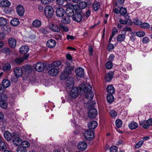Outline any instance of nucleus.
<instances>
[{"label": "nucleus", "mask_w": 152, "mask_h": 152, "mask_svg": "<svg viewBox=\"0 0 152 152\" xmlns=\"http://www.w3.org/2000/svg\"><path fill=\"white\" fill-rule=\"evenodd\" d=\"M6 148V146L5 143L3 141L0 142V150H4Z\"/></svg>", "instance_id": "obj_46"}, {"label": "nucleus", "mask_w": 152, "mask_h": 152, "mask_svg": "<svg viewBox=\"0 0 152 152\" xmlns=\"http://www.w3.org/2000/svg\"><path fill=\"white\" fill-rule=\"evenodd\" d=\"M80 7L81 9L85 8L87 6V3L85 1H81L79 4Z\"/></svg>", "instance_id": "obj_43"}, {"label": "nucleus", "mask_w": 152, "mask_h": 152, "mask_svg": "<svg viewBox=\"0 0 152 152\" xmlns=\"http://www.w3.org/2000/svg\"><path fill=\"white\" fill-rule=\"evenodd\" d=\"M56 44V41L53 39H50L48 40L47 43V46L50 48H54Z\"/></svg>", "instance_id": "obj_18"}, {"label": "nucleus", "mask_w": 152, "mask_h": 152, "mask_svg": "<svg viewBox=\"0 0 152 152\" xmlns=\"http://www.w3.org/2000/svg\"><path fill=\"white\" fill-rule=\"evenodd\" d=\"M144 143L143 140H140L135 145V147L136 148H138L142 145Z\"/></svg>", "instance_id": "obj_48"}, {"label": "nucleus", "mask_w": 152, "mask_h": 152, "mask_svg": "<svg viewBox=\"0 0 152 152\" xmlns=\"http://www.w3.org/2000/svg\"><path fill=\"white\" fill-rule=\"evenodd\" d=\"M10 4V2L7 0H3L0 2V7H8Z\"/></svg>", "instance_id": "obj_24"}, {"label": "nucleus", "mask_w": 152, "mask_h": 152, "mask_svg": "<svg viewBox=\"0 0 152 152\" xmlns=\"http://www.w3.org/2000/svg\"><path fill=\"white\" fill-rule=\"evenodd\" d=\"M107 90L109 94H113L115 92V89L112 85L108 86L107 88Z\"/></svg>", "instance_id": "obj_28"}, {"label": "nucleus", "mask_w": 152, "mask_h": 152, "mask_svg": "<svg viewBox=\"0 0 152 152\" xmlns=\"http://www.w3.org/2000/svg\"><path fill=\"white\" fill-rule=\"evenodd\" d=\"M113 72H110L107 74L104 78L105 81L107 82L111 80L113 78Z\"/></svg>", "instance_id": "obj_25"}, {"label": "nucleus", "mask_w": 152, "mask_h": 152, "mask_svg": "<svg viewBox=\"0 0 152 152\" xmlns=\"http://www.w3.org/2000/svg\"><path fill=\"white\" fill-rule=\"evenodd\" d=\"M124 2V0H117V2H116L117 6H118V4L122 5Z\"/></svg>", "instance_id": "obj_63"}, {"label": "nucleus", "mask_w": 152, "mask_h": 152, "mask_svg": "<svg viewBox=\"0 0 152 152\" xmlns=\"http://www.w3.org/2000/svg\"><path fill=\"white\" fill-rule=\"evenodd\" d=\"M147 125H145V121H143L142 122H140V125L142 126V127L145 129H147L149 127V126L152 125V118L148 119L146 122Z\"/></svg>", "instance_id": "obj_8"}, {"label": "nucleus", "mask_w": 152, "mask_h": 152, "mask_svg": "<svg viewBox=\"0 0 152 152\" xmlns=\"http://www.w3.org/2000/svg\"><path fill=\"white\" fill-rule=\"evenodd\" d=\"M14 74L17 77H20L23 75V72L22 69L19 67H16L14 70Z\"/></svg>", "instance_id": "obj_10"}, {"label": "nucleus", "mask_w": 152, "mask_h": 152, "mask_svg": "<svg viewBox=\"0 0 152 152\" xmlns=\"http://www.w3.org/2000/svg\"><path fill=\"white\" fill-rule=\"evenodd\" d=\"M73 8L75 11L76 12V13H81V9L79 5H75L73 6Z\"/></svg>", "instance_id": "obj_39"}, {"label": "nucleus", "mask_w": 152, "mask_h": 152, "mask_svg": "<svg viewBox=\"0 0 152 152\" xmlns=\"http://www.w3.org/2000/svg\"><path fill=\"white\" fill-rule=\"evenodd\" d=\"M98 125V123L96 121H91L89 122L88 127L89 129H94Z\"/></svg>", "instance_id": "obj_21"}, {"label": "nucleus", "mask_w": 152, "mask_h": 152, "mask_svg": "<svg viewBox=\"0 0 152 152\" xmlns=\"http://www.w3.org/2000/svg\"><path fill=\"white\" fill-rule=\"evenodd\" d=\"M150 25L147 23H144L141 24L140 26L141 28H148L150 27Z\"/></svg>", "instance_id": "obj_53"}, {"label": "nucleus", "mask_w": 152, "mask_h": 152, "mask_svg": "<svg viewBox=\"0 0 152 152\" xmlns=\"http://www.w3.org/2000/svg\"><path fill=\"white\" fill-rule=\"evenodd\" d=\"M91 86V85L89 84H87L86 85H84L83 84H81L79 86V88L80 90L81 91L83 92L84 93H86L87 92H85L84 90H88V88H86L85 87L86 86Z\"/></svg>", "instance_id": "obj_37"}, {"label": "nucleus", "mask_w": 152, "mask_h": 152, "mask_svg": "<svg viewBox=\"0 0 152 152\" xmlns=\"http://www.w3.org/2000/svg\"><path fill=\"white\" fill-rule=\"evenodd\" d=\"M11 69V65L8 63H6L4 64L3 66V69L4 71H10Z\"/></svg>", "instance_id": "obj_35"}, {"label": "nucleus", "mask_w": 152, "mask_h": 152, "mask_svg": "<svg viewBox=\"0 0 152 152\" xmlns=\"http://www.w3.org/2000/svg\"><path fill=\"white\" fill-rule=\"evenodd\" d=\"M119 12L122 15H125L127 13L126 8L124 7L121 8L120 9Z\"/></svg>", "instance_id": "obj_42"}, {"label": "nucleus", "mask_w": 152, "mask_h": 152, "mask_svg": "<svg viewBox=\"0 0 152 152\" xmlns=\"http://www.w3.org/2000/svg\"><path fill=\"white\" fill-rule=\"evenodd\" d=\"M54 11L53 7L49 5H47L44 9V14L47 18L52 17Z\"/></svg>", "instance_id": "obj_2"}, {"label": "nucleus", "mask_w": 152, "mask_h": 152, "mask_svg": "<svg viewBox=\"0 0 152 152\" xmlns=\"http://www.w3.org/2000/svg\"><path fill=\"white\" fill-rule=\"evenodd\" d=\"M51 69L49 71L48 73L50 75L55 76L58 74L59 70L57 68L51 67Z\"/></svg>", "instance_id": "obj_16"}, {"label": "nucleus", "mask_w": 152, "mask_h": 152, "mask_svg": "<svg viewBox=\"0 0 152 152\" xmlns=\"http://www.w3.org/2000/svg\"><path fill=\"white\" fill-rule=\"evenodd\" d=\"M2 51L3 53H5L6 54H9L10 53V50L8 48H4L2 50Z\"/></svg>", "instance_id": "obj_56"}, {"label": "nucleus", "mask_w": 152, "mask_h": 152, "mask_svg": "<svg viewBox=\"0 0 152 152\" xmlns=\"http://www.w3.org/2000/svg\"><path fill=\"white\" fill-rule=\"evenodd\" d=\"M68 16H65L62 18L61 20V22L64 24H68L70 23V20Z\"/></svg>", "instance_id": "obj_29"}, {"label": "nucleus", "mask_w": 152, "mask_h": 152, "mask_svg": "<svg viewBox=\"0 0 152 152\" xmlns=\"http://www.w3.org/2000/svg\"><path fill=\"white\" fill-rule=\"evenodd\" d=\"M15 62L17 64H20L23 61V59L22 58H17L15 59Z\"/></svg>", "instance_id": "obj_55"}, {"label": "nucleus", "mask_w": 152, "mask_h": 152, "mask_svg": "<svg viewBox=\"0 0 152 152\" xmlns=\"http://www.w3.org/2000/svg\"><path fill=\"white\" fill-rule=\"evenodd\" d=\"M7 106V104L6 102L4 100L0 101V107L4 109L6 108Z\"/></svg>", "instance_id": "obj_41"}, {"label": "nucleus", "mask_w": 152, "mask_h": 152, "mask_svg": "<svg viewBox=\"0 0 152 152\" xmlns=\"http://www.w3.org/2000/svg\"><path fill=\"white\" fill-rule=\"evenodd\" d=\"M86 88H88V90H84L85 92H87V94L86 95V97L88 99L91 100L94 97V94H93L91 91L92 86H88L85 87Z\"/></svg>", "instance_id": "obj_4"}, {"label": "nucleus", "mask_w": 152, "mask_h": 152, "mask_svg": "<svg viewBox=\"0 0 152 152\" xmlns=\"http://www.w3.org/2000/svg\"><path fill=\"white\" fill-rule=\"evenodd\" d=\"M4 135L5 138L7 141H10L12 138V134L9 132H5L4 133Z\"/></svg>", "instance_id": "obj_26"}, {"label": "nucleus", "mask_w": 152, "mask_h": 152, "mask_svg": "<svg viewBox=\"0 0 152 152\" xmlns=\"http://www.w3.org/2000/svg\"><path fill=\"white\" fill-rule=\"evenodd\" d=\"M138 126L137 123L134 121L131 122L129 125V128L132 130L136 129Z\"/></svg>", "instance_id": "obj_30"}, {"label": "nucleus", "mask_w": 152, "mask_h": 152, "mask_svg": "<svg viewBox=\"0 0 152 152\" xmlns=\"http://www.w3.org/2000/svg\"><path fill=\"white\" fill-rule=\"evenodd\" d=\"M40 32L44 34H46L48 33V31L45 29L44 28H41L39 29Z\"/></svg>", "instance_id": "obj_60"}, {"label": "nucleus", "mask_w": 152, "mask_h": 152, "mask_svg": "<svg viewBox=\"0 0 152 152\" xmlns=\"http://www.w3.org/2000/svg\"><path fill=\"white\" fill-rule=\"evenodd\" d=\"M7 23L6 19L3 17H0V26H4Z\"/></svg>", "instance_id": "obj_40"}, {"label": "nucleus", "mask_w": 152, "mask_h": 152, "mask_svg": "<svg viewBox=\"0 0 152 152\" xmlns=\"http://www.w3.org/2000/svg\"><path fill=\"white\" fill-rule=\"evenodd\" d=\"M113 63L110 61H107L105 64V67L107 69H110L113 67Z\"/></svg>", "instance_id": "obj_47"}, {"label": "nucleus", "mask_w": 152, "mask_h": 152, "mask_svg": "<svg viewBox=\"0 0 152 152\" xmlns=\"http://www.w3.org/2000/svg\"><path fill=\"white\" fill-rule=\"evenodd\" d=\"M107 101L110 104L112 103L114 100V98L112 94H109L107 96Z\"/></svg>", "instance_id": "obj_36"}, {"label": "nucleus", "mask_w": 152, "mask_h": 152, "mask_svg": "<svg viewBox=\"0 0 152 152\" xmlns=\"http://www.w3.org/2000/svg\"><path fill=\"white\" fill-rule=\"evenodd\" d=\"M17 152H27V150L24 147H18L17 149Z\"/></svg>", "instance_id": "obj_51"}, {"label": "nucleus", "mask_w": 152, "mask_h": 152, "mask_svg": "<svg viewBox=\"0 0 152 152\" xmlns=\"http://www.w3.org/2000/svg\"><path fill=\"white\" fill-rule=\"evenodd\" d=\"M100 7L99 4L98 2L95 1L93 4V8L95 11H97Z\"/></svg>", "instance_id": "obj_38"}, {"label": "nucleus", "mask_w": 152, "mask_h": 152, "mask_svg": "<svg viewBox=\"0 0 152 152\" xmlns=\"http://www.w3.org/2000/svg\"><path fill=\"white\" fill-rule=\"evenodd\" d=\"M10 85V82L8 80L4 79L2 82V86L5 88L8 87Z\"/></svg>", "instance_id": "obj_32"}, {"label": "nucleus", "mask_w": 152, "mask_h": 152, "mask_svg": "<svg viewBox=\"0 0 152 152\" xmlns=\"http://www.w3.org/2000/svg\"><path fill=\"white\" fill-rule=\"evenodd\" d=\"M25 11V9L22 5L19 4L17 6L16 12L17 14L20 16L21 17L23 16Z\"/></svg>", "instance_id": "obj_7"}, {"label": "nucleus", "mask_w": 152, "mask_h": 152, "mask_svg": "<svg viewBox=\"0 0 152 152\" xmlns=\"http://www.w3.org/2000/svg\"><path fill=\"white\" fill-rule=\"evenodd\" d=\"M10 24L13 26H16L18 25L19 23L18 19L17 18H14L12 19L10 21Z\"/></svg>", "instance_id": "obj_34"}, {"label": "nucleus", "mask_w": 152, "mask_h": 152, "mask_svg": "<svg viewBox=\"0 0 152 152\" xmlns=\"http://www.w3.org/2000/svg\"><path fill=\"white\" fill-rule=\"evenodd\" d=\"M78 94V89L77 87L72 89L70 92V96L73 98L77 97Z\"/></svg>", "instance_id": "obj_12"}, {"label": "nucleus", "mask_w": 152, "mask_h": 152, "mask_svg": "<svg viewBox=\"0 0 152 152\" xmlns=\"http://www.w3.org/2000/svg\"><path fill=\"white\" fill-rule=\"evenodd\" d=\"M125 38V34H120L118 35L117 40L118 42H122L124 41Z\"/></svg>", "instance_id": "obj_33"}, {"label": "nucleus", "mask_w": 152, "mask_h": 152, "mask_svg": "<svg viewBox=\"0 0 152 152\" xmlns=\"http://www.w3.org/2000/svg\"><path fill=\"white\" fill-rule=\"evenodd\" d=\"M81 13H75L73 16V20L77 22H80L82 20V16Z\"/></svg>", "instance_id": "obj_13"}, {"label": "nucleus", "mask_w": 152, "mask_h": 152, "mask_svg": "<svg viewBox=\"0 0 152 152\" xmlns=\"http://www.w3.org/2000/svg\"><path fill=\"white\" fill-rule=\"evenodd\" d=\"M66 84L67 87L70 88L74 86V81L73 78L71 77L66 78Z\"/></svg>", "instance_id": "obj_6"}, {"label": "nucleus", "mask_w": 152, "mask_h": 152, "mask_svg": "<svg viewBox=\"0 0 152 152\" xmlns=\"http://www.w3.org/2000/svg\"><path fill=\"white\" fill-rule=\"evenodd\" d=\"M50 28L52 31L56 32H60V27L53 24H51L49 26Z\"/></svg>", "instance_id": "obj_17"}, {"label": "nucleus", "mask_w": 152, "mask_h": 152, "mask_svg": "<svg viewBox=\"0 0 152 152\" xmlns=\"http://www.w3.org/2000/svg\"><path fill=\"white\" fill-rule=\"evenodd\" d=\"M122 123L121 121L119 119H118L116 120L115 121V124L116 126L118 128H120L122 126Z\"/></svg>", "instance_id": "obj_49"}, {"label": "nucleus", "mask_w": 152, "mask_h": 152, "mask_svg": "<svg viewBox=\"0 0 152 152\" xmlns=\"http://www.w3.org/2000/svg\"><path fill=\"white\" fill-rule=\"evenodd\" d=\"M29 50V48L26 45L22 46L20 49V53L23 54H25L27 53Z\"/></svg>", "instance_id": "obj_22"}, {"label": "nucleus", "mask_w": 152, "mask_h": 152, "mask_svg": "<svg viewBox=\"0 0 152 152\" xmlns=\"http://www.w3.org/2000/svg\"><path fill=\"white\" fill-rule=\"evenodd\" d=\"M97 115V110L94 108L90 109L88 112L89 117L91 119H93L96 117Z\"/></svg>", "instance_id": "obj_9"}, {"label": "nucleus", "mask_w": 152, "mask_h": 152, "mask_svg": "<svg viewBox=\"0 0 152 152\" xmlns=\"http://www.w3.org/2000/svg\"><path fill=\"white\" fill-rule=\"evenodd\" d=\"M134 24L137 25H140L142 24V22L138 20L135 19L134 21Z\"/></svg>", "instance_id": "obj_61"}, {"label": "nucleus", "mask_w": 152, "mask_h": 152, "mask_svg": "<svg viewBox=\"0 0 152 152\" xmlns=\"http://www.w3.org/2000/svg\"><path fill=\"white\" fill-rule=\"evenodd\" d=\"M59 26L60 29L61 28L64 31L67 32L69 30V28L66 26L62 24H59Z\"/></svg>", "instance_id": "obj_44"}, {"label": "nucleus", "mask_w": 152, "mask_h": 152, "mask_svg": "<svg viewBox=\"0 0 152 152\" xmlns=\"http://www.w3.org/2000/svg\"><path fill=\"white\" fill-rule=\"evenodd\" d=\"M110 152H118V148L115 145L111 146L110 148Z\"/></svg>", "instance_id": "obj_52"}, {"label": "nucleus", "mask_w": 152, "mask_h": 152, "mask_svg": "<svg viewBox=\"0 0 152 152\" xmlns=\"http://www.w3.org/2000/svg\"><path fill=\"white\" fill-rule=\"evenodd\" d=\"M8 43L10 46L12 48H14L16 45V41L14 38H10L8 40Z\"/></svg>", "instance_id": "obj_23"}, {"label": "nucleus", "mask_w": 152, "mask_h": 152, "mask_svg": "<svg viewBox=\"0 0 152 152\" xmlns=\"http://www.w3.org/2000/svg\"><path fill=\"white\" fill-rule=\"evenodd\" d=\"M131 21V20L129 19H126L125 20L120 19L119 20L120 23L123 25L126 24L128 22Z\"/></svg>", "instance_id": "obj_45"}, {"label": "nucleus", "mask_w": 152, "mask_h": 152, "mask_svg": "<svg viewBox=\"0 0 152 152\" xmlns=\"http://www.w3.org/2000/svg\"><path fill=\"white\" fill-rule=\"evenodd\" d=\"M71 3H67L66 4V9L65 12L67 16H72L74 15V11L72 8L69 7L71 5Z\"/></svg>", "instance_id": "obj_5"}, {"label": "nucleus", "mask_w": 152, "mask_h": 152, "mask_svg": "<svg viewBox=\"0 0 152 152\" xmlns=\"http://www.w3.org/2000/svg\"><path fill=\"white\" fill-rule=\"evenodd\" d=\"M114 48V46L113 45L110 43L108 46V51H110L111 50L113 49Z\"/></svg>", "instance_id": "obj_62"}, {"label": "nucleus", "mask_w": 152, "mask_h": 152, "mask_svg": "<svg viewBox=\"0 0 152 152\" xmlns=\"http://www.w3.org/2000/svg\"><path fill=\"white\" fill-rule=\"evenodd\" d=\"M61 64V63L59 61H56L53 63L51 65V67L54 68L58 69Z\"/></svg>", "instance_id": "obj_31"}, {"label": "nucleus", "mask_w": 152, "mask_h": 152, "mask_svg": "<svg viewBox=\"0 0 152 152\" xmlns=\"http://www.w3.org/2000/svg\"><path fill=\"white\" fill-rule=\"evenodd\" d=\"M110 114L111 116L113 118H115L117 115V113L114 110H111L110 111Z\"/></svg>", "instance_id": "obj_50"}, {"label": "nucleus", "mask_w": 152, "mask_h": 152, "mask_svg": "<svg viewBox=\"0 0 152 152\" xmlns=\"http://www.w3.org/2000/svg\"><path fill=\"white\" fill-rule=\"evenodd\" d=\"M64 2L65 0H56L57 4L59 5H62Z\"/></svg>", "instance_id": "obj_58"}, {"label": "nucleus", "mask_w": 152, "mask_h": 152, "mask_svg": "<svg viewBox=\"0 0 152 152\" xmlns=\"http://www.w3.org/2000/svg\"><path fill=\"white\" fill-rule=\"evenodd\" d=\"M149 41V39L148 37H144L142 39V42L144 43H147Z\"/></svg>", "instance_id": "obj_59"}, {"label": "nucleus", "mask_w": 152, "mask_h": 152, "mask_svg": "<svg viewBox=\"0 0 152 152\" xmlns=\"http://www.w3.org/2000/svg\"><path fill=\"white\" fill-rule=\"evenodd\" d=\"M87 147V143L84 141L79 142L77 145L78 148L81 151H83L86 150Z\"/></svg>", "instance_id": "obj_11"}, {"label": "nucleus", "mask_w": 152, "mask_h": 152, "mask_svg": "<svg viewBox=\"0 0 152 152\" xmlns=\"http://www.w3.org/2000/svg\"><path fill=\"white\" fill-rule=\"evenodd\" d=\"M45 65L41 62L37 63L35 65V68L38 72H41L44 70Z\"/></svg>", "instance_id": "obj_14"}, {"label": "nucleus", "mask_w": 152, "mask_h": 152, "mask_svg": "<svg viewBox=\"0 0 152 152\" xmlns=\"http://www.w3.org/2000/svg\"><path fill=\"white\" fill-rule=\"evenodd\" d=\"M69 64V65H67L65 66V69L60 76L61 80H66L69 75L72 73L73 71V68Z\"/></svg>", "instance_id": "obj_1"}, {"label": "nucleus", "mask_w": 152, "mask_h": 152, "mask_svg": "<svg viewBox=\"0 0 152 152\" xmlns=\"http://www.w3.org/2000/svg\"><path fill=\"white\" fill-rule=\"evenodd\" d=\"M145 34V33L144 31H138L136 33L137 35L140 37H143Z\"/></svg>", "instance_id": "obj_57"}, {"label": "nucleus", "mask_w": 152, "mask_h": 152, "mask_svg": "<svg viewBox=\"0 0 152 152\" xmlns=\"http://www.w3.org/2000/svg\"><path fill=\"white\" fill-rule=\"evenodd\" d=\"M41 25V22L40 20L36 19L34 20L32 23V26L35 27H39Z\"/></svg>", "instance_id": "obj_27"}, {"label": "nucleus", "mask_w": 152, "mask_h": 152, "mask_svg": "<svg viewBox=\"0 0 152 152\" xmlns=\"http://www.w3.org/2000/svg\"><path fill=\"white\" fill-rule=\"evenodd\" d=\"M6 34L3 32H0V39L2 40L5 38Z\"/></svg>", "instance_id": "obj_64"}, {"label": "nucleus", "mask_w": 152, "mask_h": 152, "mask_svg": "<svg viewBox=\"0 0 152 152\" xmlns=\"http://www.w3.org/2000/svg\"><path fill=\"white\" fill-rule=\"evenodd\" d=\"M83 134L85 138L87 140H91L94 137V132L90 130L85 131Z\"/></svg>", "instance_id": "obj_3"}, {"label": "nucleus", "mask_w": 152, "mask_h": 152, "mask_svg": "<svg viewBox=\"0 0 152 152\" xmlns=\"http://www.w3.org/2000/svg\"><path fill=\"white\" fill-rule=\"evenodd\" d=\"M56 13L57 16L61 17L64 15L65 13V11L63 8H59L57 9Z\"/></svg>", "instance_id": "obj_19"}, {"label": "nucleus", "mask_w": 152, "mask_h": 152, "mask_svg": "<svg viewBox=\"0 0 152 152\" xmlns=\"http://www.w3.org/2000/svg\"><path fill=\"white\" fill-rule=\"evenodd\" d=\"M12 142L15 145L18 146L21 145L22 140L21 138L17 137L13 139Z\"/></svg>", "instance_id": "obj_20"}, {"label": "nucleus", "mask_w": 152, "mask_h": 152, "mask_svg": "<svg viewBox=\"0 0 152 152\" xmlns=\"http://www.w3.org/2000/svg\"><path fill=\"white\" fill-rule=\"evenodd\" d=\"M21 144H22V145L23 146V147L24 148L28 147L30 145V143L27 141H22Z\"/></svg>", "instance_id": "obj_54"}, {"label": "nucleus", "mask_w": 152, "mask_h": 152, "mask_svg": "<svg viewBox=\"0 0 152 152\" xmlns=\"http://www.w3.org/2000/svg\"><path fill=\"white\" fill-rule=\"evenodd\" d=\"M76 75L78 77H82L84 75V69L81 67L77 68L75 70Z\"/></svg>", "instance_id": "obj_15"}]
</instances>
